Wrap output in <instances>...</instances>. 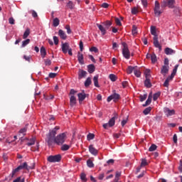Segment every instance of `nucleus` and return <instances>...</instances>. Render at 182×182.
Segmentation results:
<instances>
[{
  "instance_id": "nucleus-1",
  "label": "nucleus",
  "mask_w": 182,
  "mask_h": 182,
  "mask_svg": "<svg viewBox=\"0 0 182 182\" xmlns=\"http://www.w3.org/2000/svg\"><path fill=\"white\" fill-rule=\"evenodd\" d=\"M59 127H55L53 129L50 131L49 134L47 136L46 141L48 146H52L53 143L58 144V146H62L63 143H65L67 139L66 132L58 134L56 137H55L58 133V130H59Z\"/></svg>"
},
{
  "instance_id": "nucleus-2",
  "label": "nucleus",
  "mask_w": 182,
  "mask_h": 182,
  "mask_svg": "<svg viewBox=\"0 0 182 182\" xmlns=\"http://www.w3.org/2000/svg\"><path fill=\"white\" fill-rule=\"evenodd\" d=\"M122 55L125 59H130V50H129V47L126 43H122Z\"/></svg>"
},
{
  "instance_id": "nucleus-3",
  "label": "nucleus",
  "mask_w": 182,
  "mask_h": 182,
  "mask_svg": "<svg viewBox=\"0 0 182 182\" xmlns=\"http://www.w3.org/2000/svg\"><path fill=\"white\" fill-rule=\"evenodd\" d=\"M119 99H120V95L116 93V91L114 90L113 93L107 97V101L108 102H112V100H113V102H117V100H119Z\"/></svg>"
},
{
  "instance_id": "nucleus-4",
  "label": "nucleus",
  "mask_w": 182,
  "mask_h": 182,
  "mask_svg": "<svg viewBox=\"0 0 182 182\" xmlns=\"http://www.w3.org/2000/svg\"><path fill=\"white\" fill-rule=\"evenodd\" d=\"M61 159L62 156L59 154L55 156H50L48 157V161H49V163H58L61 160Z\"/></svg>"
},
{
  "instance_id": "nucleus-5",
  "label": "nucleus",
  "mask_w": 182,
  "mask_h": 182,
  "mask_svg": "<svg viewBox=\"0 0 182 182\" xmlns=\"http://www.w3.org/2000/svg\"><path fill=\"white\" fill-rule=\"evenodd\" d=\"M154 14L156 16H160L163 14V11L160 9V4L157 1H155Z\"/></svg>"
},
{
  "instance_id": "nucleus-6",
  "label": "nucleus",
  "mask_w": 182,
  "mask_h": 182,
  "mask_svg": "<svg viewBox=\"0 0 182 182\" xmlns=\"http://www.w3.org/2000/svg\"><path fill=\"white\" fill-rule=\"evenodd\" d=\"M175 3H176V1H174V0L164 1L161 4V6H162V8L164 6H168V8H174Z\"/></svg>"
},
{
  "instance_id": "nucleus-7",
  "label": "nucleus",
  "mask_w": 182,
  "mask_h": 182,
  "mask_svg": "<svg viewBox=\"0 0 182 182\" xmlns=\"http://www.w3.org/2000/svg\"><path fill=\"white\" fill-rule=\"evenodd\" d=\"M164 113L166 114L167 117H170V116H173L176 114V111L174 109H170V108H164Z\"/></svg>"
},
{
  "instance_id": "nucleus-8",
  "label": "nucleus",
  "mask_w": 182,
  "mask_h": 182,
  "mask_svg": "<svg viewBox=\"0 0 182 182\" xmlns=\"http://www.w3.org/2000/svg\"><path fill=\"white\" fill-rule=\"evenodd\" d=\"M79 103H82L83 100L86 99V93H85V91H82V92H80L77 94Z\"/></svg>"
},
{
  "instance_id": "nucleus-9",
  "label": "nucleus",
  "mask_w": 182,
  "mask_h": 182,
  "mask_svg": "<svg viewBox=\"0 0 182 182\" xmlns=\"http://www.w3.org/2000/svg\"><path fill=\"white\" fill-rule=\"evenodd\" d=\"M148 165H149V162H147V160H146V159H142L140 166L137 168V170H136L137 173L140 171L141 167H146V166H148Z\"/></svg>"
},
{
  "instance_id": "nucleus-10",
  "label": "nucleus",
  "mask_w": 182,
  "mask_h": 182,
  "mask_svg": "<svg viewBox=\"0 0 182 182\" xmlns=\"http://www.w3.org/2000/svg\"><path fill=\"white\" fill-rule=\"evenodd\" d=\"M169 69H170L169 66L163 65L161 68V75H163L164 76H166V75H167V73H168Z\"/></svg>"
},
{
  "instance_id": "nucleus-11",
  "label": "nucleus",
  "mask_w": 182,
  "mask_h": 182,
  "mask_svg": "<svg viewBox=\"0 0 182 182\" xmlns=\"http://www.w3.org/2000/svg\"><path fill=\"white\" fill-rule=\"evenodd\" d=\"M89 151L92 154V156H97V154L99 153V151L93 147V145L89 146Z\"/></svg>"
},
{
  "instance_id": "nucleus-12",
  "label": "nucleus",
  "mask_w": 182,
  "mask_h": 182,
  "mask_svg": "<svg viewBox=\"0 0 182 182\" xmlns=\"http://www.w3.org/2000/svg\"><path fill=\"white\" fill-rule=\"evenodd\" d=\"M61 49L63 53H68V50L70 49L69 48V43H64L61 46Z\"/></svg>"
},
{
  "instance_id": "nucleus-13",
  "label": "nucleus",
  "mask_w": 182,
  "mask_h": 182,
  "mask_svg": "<svg viewBox=\"0 0 182 182\" xmlns=\"http://www.w3.org/2000/svg\"><path fill=\"white\" fill-rule=\"evenodd\" d=\"M154 46L155 48H159V50H161V46L159 43V37L155 36L154 37Z\"/></svg>"
},
{
  "instance_id": "nucleus-14",
  "label": "nucleus",
  "mask_w": 182,
  "mask_h": 182,
  "mask_svg": "<svg viewBox=\"0 0 182 182\" xmlns=\"http://www.w3.org/2000/svg\"><path fill=\"white\" fill-rule=\"evenodd\" d=\"M58 36L63 41H66V39L68 38V36L66 35V33H65L63 30H61V29L58 31Z\"/></svg>"
},
{
  "instance_id": "nucleus-15",
  "label": "nucleus",
  "mask_w": 182,
  "mask_h": 182,
  "mask_svg": "<svg viewBox=\"0 0 182 182\" xmlns=\"http://www.w3.org/2000/svg\"><path fill=\"white\" fill-rule=\"evenodd\" d=\"M116 119H117V114H115L114 117L111 118L108 122L109 127H112V126H114V123L116 122Z\"/></svg>"
},
{
  "instance_id": "nucleus-16",
  "label": "nucleus",
  "mask_w": 182,
  "mask_h": 182,
  "mask_svg": "<svg viewBox=\"0 0 182 182\" xmlns=\"http://www.w3.org/2000/svg\"><path fill=\"white\" fill-rule=\"evenodd\" d=\"M87 75V73L83 70H80L78 73V78L79 79H83V77H86V75Z\"/></svg>"
},
{
  "instance_id": "nucleus-17",
  "label": "nucleus",
  "mask_w": 182,
  "mask_h": 182,
  "mask_svg": "<svg viewBox=\"0 0 182 182\" xmlns=\"http://www.w3.org/2000/svg\"><path fill=\"white\" fill-rule=\"evenodd\" d=\"M77 59H78L79 63H80V65H83V63H84L83 54L82 53L78 52V53H77Z\"/></svg>"
},
{
  "instance_id": "nucleus-18",
  "label": "nucleus",
  "mask_w": 182,
  "mask_h": 182,
  "mask_svg": "<svg viewBox=\"0 0 182 182\" xmlns=\"http://www.w3.org/2000/svg\"><path fill=\"white\" fill-rule=\"evenodd\" d=\"M97 26L98 29H100V31H101L102 35H106V28H105L103 26L100 24H97Z\"/></svg>"
},
{
  "instance_id": "nucleus-19",
  "label": "nucleus",
  "mask_w": 182,
  "mask_h": 182,
  "mask_svg": "<svg viewBox=\"0 0 182 182\" xmlns=\"http://www.w3.org/2000/svg\"><path fill=\"white\" fill-rule=\"evenodd\" d=\"M165 53H166V55H174V53H176V50H174L170 48H166L165 49Z\"/></svg>"
},
{
  "instance_id": "nucleus-20",
  "label": "nucleus",
  "mask_w": 182,
  "mask_h": 182,
  "mask_svg": "<svg viewBox=\"0 0 182 182\" xmlns=\"http://www.w3.org/2000/svg\"><path fill=\"white\" fill-rule=\"evenodd\" d=\"M70 105L72 107L76 105V97L73 95L70 98Z\"/></svg>"
},
{
  "instance_id": "nucleus-21",
  "label": "nucleus",
  "mask_w": 182,
  "mask_h": 182,
  "mask_svg": "<svg viewBox=\"0 0 182 182\" xmlns=\"http://www.w3.org/2000/svg\"><path fill=\"white\" fill-rule=\"evenodd\" d=\"M151 35H153L154 38H155V36H157V28H156V26H151Z\"/></svg>"
},
{
  "instance_id": "nucleus-22",
  "label": "nucleus",
  "mask_w": 182,
  "mask_h": 182,
  "mask_svg": "<svg viewBox=\"0 0 182 182\" xmlns=\"http://www.w3.org/2000/svg\"><path fill=\"white\" fill-rule=\"evenodd\" d=\"M137 68V66L133 67V66H128L127 69V73L130 75L132 73H133V71L134 72V70H136V68Z\"/></svg>"
},
{
  "instance_id": "nucleus-23",
  "label": "nucleus",
  "mask_w": 182,
  "mask_h": 182,
  "mask_svg": "<svg viewBox=\"0 0 182 182\" xmlns=\"http://www.w3.org/2000/svg\"><path fill=\"white\" fill-rule=\"evenodd\" d=\"M41 58H45V56H46V49L45 47L42 46L40 50Z\"/></svg>"
},
{
  "instance_id": "nucleus-24",
  "label": "nucleus",
  "mask_w": 182,
  "mask_h": 182,
  "mask_svg": "<svg viewBox=\"0 0 182 182\" xmlns=\"http://www.w3.org/2000/svg\"><path fill=\"white\" fill-rule=\"evenodd\" d=\"M171 80H173V78L170 76H168L166 80H165L164 83V86L165 87H168V83H170V82H171Z\"/></svg>"
},
{
  "instance_id": "nucleus-25",
  "label": "nucleus",
  "mask_w": 182,
  "mask_h": 182,
  "mask_svg": "<svg viewBox=\"0 0 182 182\" xmlns=\"http://www.w3.org/2000/svg\"><path fill=\"white\" fill-rule=\"evenodd\" d=\"M178 69V65H176L173 70V72L171 75V76H169L170 77H172V79H173L174 76H176V73H177V70Z\"/></svg>"
},
{
  "instance_id": "nucleus-26",
  "label": "nucleus",
  "mask_w": 182,
  "mask_h": 182,
  "mask_svg": "<svg viewBox=\"0 0 182 182\" xmlns=\"http://www.w3.org/2000/svg\"><path fill=\"white\" fill-rule=\"evenodd\" d=\"M99 75H95L93 78V82H94V85L95 86V87H99Z\"/></svg>"
},
{
  "instance_id": "nucleus-27",
  "label": "nucleus",
  "mask_w": 182,
  "mask_h": 182,
  "mask_svg": "<svg viewBox=\"0 0 182 182\" xmlns=\"http://www.w3.org/2000/svg\"><path fill=\"white\" fill-rule=\"evenodd\" d=\"M20 167V170H23L25 168L26 170H29V167H28V164L26 162H24L23 164L18 166Z\"/></svg>"
},
{
  "instance_id": "nucleus-28",
  "label": "nucleus",
  "mask_w": 182,
  "mask_h": 182,
  "mask_svg": "<svg viewBox=\"0 0 182 182\" xmlns=\"http://www.w3.org/2000/svg\"><path fill=\"white\" fill-rule=\"evenodd\" d=\"M80 178L82 182L87 181V178H86V173H81V174L80 175Z\"/></svg>"
},
{
  "instance_id": "nucleus-29",
  "label": "nucleus",
  "mask_w": 182,
  "mask_h": 182,
  "mask_svg": "<svg viewBox=\"0 0 182 182\" xmlns=\"http://www.w3.org/2000/svg\"><path fill=\"white\" fill-rule=\"evenodd\" d=\"M21 171V167L18 166L16 168L14 169L11 172V176L13 178L15 176L16 173Z\"/></svg>"
},
{
  "instance_id": "nucleus-30",
  "label": "nucleus",
  "mask_w": 182,
  "mask_h": 182,
  "mask_svg": "<svg viewBox=\"0 0 182 182\" xmlns=\"http://www.w3.org/2000/svg\"><path fill=\"white\" fill-rule=\"evenodd\" d=\"M151 99H153V95L150 93L147 100L146 101V104L144 106H148V105H150V103H151Z\"/></svg>"
},
{
  "instance_id": "nucleus-31",
  "label": "nucleus",
  "mask_w": 182,
  "mask_h": 182,
  "mask_svg": "<svg viewBox=\"0 0 182 182\" xmlns=\"http://www.w3.org/2000/svg\"><path fill=\"white\" fill-rule=\"evenodd\" d=\"M144 85L146 87H151V82H150V78H146Z\"/></svg>"
},
{
  "instance_id": "nucleus-32",
  "label": "nucleus",
  "mask_w": 182,
  "mask_h": 182,
  "mask_svg": "<svg viewBox=\"0 0 182 182\" xmlns=\"http://www.w3.org/2000/svg\"><path fill=\"white\" fill-rule=\"evenodd\" d=\"M134 73L136 77H140V76L141 75V73L140 72V70H139L137 67L134 70Z\"/></svg>"
},
{
  "instance_id": "nucleus-33",
  "label": "nucleus",
  "mask_w": 182,
  "mask_h": 182,
  "mask_svg": "<svg viewBox=\"0 0 182 182\" xmlns=\"http://www.w3.org/2000/svg\"><path fill=\"white\" fill-rule=\"evenodd\" d=\"M30 34H31V31L29 30V28H27L23 35V38L26 39V38H28Z\"/></svg>"
},
{
  "instance_id": "nucleus-34",
  "label": "nucleus",
  "mask_w": 182,
  "mask_h": 182,
  "mask_svg": "<svg viewBox=\"0 0 182 182\" xmlns=\"http://www.w3.org/2000/svg\"><path fill=\"white\" fill-rule=\"evenodd\" d=\"M92 85V79L90 77H87V80L85 82V87H87Z\"/></svg>"
},
{
  "instance_id": "nucleus-35",
  "label": "nucleus",
  "mask_w": 182,
  "mask_h": 182,
  "mask_svg": "<svg viewBox=\"0 0 182 182\" xmlns=\"http://www.w3.org/2000/svg\"><path fill=\"white\" fill-rule=\"evenodd\" d=\"M88 72L89 73H93L95 72V65H90L87 66Z\"/></svg>"
},
{
  "instance_id": "nucleus-36",
  "label": "nucleus",
  "mask_w": 182,
  "mask_h": 182,
  "mask_svg": "<svg viewBox=\"0 0 182 182\" xmlns=\"http://www.w3.org/2000/svg\"><path fill=\"white\" fill-rule=\"evenodd\" d=\"M60 22V21H59V18H54L53 21V26H55V27L59 26Z\"/></svg>"
},
{
  "instance_id": "nucleus-37",
  "label": "nucleus",
  "mask_w": 182,
  "mask_h": 182,
  "mask_svg": "<svg viewBox=\"0 0 182 182\" xmlns=\"http://www.w3.org/2000/svg\"><path fill=\"white\" fill-rule=\"evenodd\" d=\"M151 59L152 63H156V62H157V56H156V54L153 53L151 55Z\"/></svg>"
},
{
  "instance_id": "nucleus-38",
  "label": "nucleus",
  "mask_w": 182,
  "mask_h": 182,
  "mask_svg": "<svg viewBox=\"0 0 182 182\" xmlns=\"http://www.w3.org/2000/svg\"><path fill=\"white\" fill-rule=\"evenodd\" d=\"M68 149H70V146H69L68 144H63L61 146V150L63 151H66V150H68Z\"/></svg>"
},
{
  "instance_id": "nucleus-39",
  "label": "nucleus",
  "mask_w": 182,
  "mask_h": 182,
  "mask_svg": "<svg viewBox=\"0 0 182 182\" xmlns=\"http://www.w3.org/2000/svg\"><path fill=\"white\" fill-rule=\"evenodd\" d=\"M122 176V172L120 171H117L115 173V178L114 180H120V176Z\"/></svg>"
},
{
  "instance_id": "nucleus-40",
  "label": "nucleus",
  "mask_w": 182,
  "mask_h": 182,
  "mask_svg": "<svg viewBox=\"0 0 182 182\" xmlns=\"http://www.w3.org/2000/svg\"><path fill=\"white\" fill-rule=\"evenodd\" d=\"M29 42H31L30 39H26V41H23L22 42L21 48H25V46H26V45H29Z\"/></svg>"
},
{
  "instance_id": "nucleus-41",
  "label": "nucleus",
  "mask_w": 182,
  "mask_h": 182,
  "mask_svg": "<svg viewBox=\"0 0 182 182\" xmlns=\"http://www.w3.org/2000/svg\"><path fill=\"white\" fill-rule=\"evenodd\" d=\"M35 141H36V139H35V138H32V139L27 143V146H33V144H35Z\"/></svg>"
},
{
  "instance_id": "nucleus-42",
  "label": "nucleus",
  "mask_w": 182,
  "mask_h": 182,
  "mask_svg": "<svg viewBox=\"0 0 182 182\" xmlns=\"http://www.w3.org/2000/svg\"><path fill=\"white\" fill-rule=\"evenodd\" d=\"M87 165L88 167H90V168H92V167L95 166V164H93V161H92V160H87Z\"/></svg>"
},
{
  "instance_id": "nucleus-43",
  "label": "nucleus",
  "mask_w": 182,
  "mask_h": 182,
  "mask_svg": "<svg viewBox=\"0 0 182 182\" xmlns=\"http://www.w3.org/2000/svg\"><path fill=\"white\" fill-rule=\"evenodd\" d=\"M65 29H66L67 33H68V35H70V33H72V30L70 29V26L66 25V26H65Z\"/></svg>"
},
{
  "instance_id": "nucleus-44",
  "label": "nucleus",
  "mask_w": 182,
  "mask_h": 182,
  "mask_svg": "<svg viewBox=\"0 0 182 182\" xmlns=\"http://www.w3.org/2000/svg\"><path fill=\"white\" fill-rule=\"evenodd\" d=\"M151 112V107H147L144 110V114L147 115Z\"/></svg>"
},
{
  "instance_id": "nucleus-45",
  "label": "nucleus",
  "mask_w": 182,
  "mask_h": 182,
  "mask_svg": "<svg viewBox=\"0 0 182 182\" xmlns=\"http://www.w3.org/2000/svg\"><path fill=\"white\" fill-rule=\"evenodd\" d=\"M13 182H25V178L18 177Z\"/></svg>"
},
{
  "instance_id": "nucleus-46",
  "label": "nucleus",
  "mask_w": 182,
  "mask_h": 182,
  "mask_svg": "<svg viewBox=\"0 0 182 182\" xmlns=\"http://www.w3.org/2000/svg\"><path fill=\"white\" fill-rule=\"evenodd\" d=\"M146 79H150V70H146L144 72Z\"/></svg>"
},
{
  "instance_id": "nucleus-47",
  "label": "nucleus",
  "mask_w": 182,
  "mask_h": 182,
  "mask_svg": "<svg viewBox=\"0 0 182 182\" xmlns=\"http://www.w3.org/2000/svg\"><path fill=\"white\" fill-rule=\"evenodd\" d=\"M67 6L68 8H70V9H73V8H74L75 6V4L72 1H68V3L67 4Z\"/></svg>"
},
{
  "instance_id": "nucleus-48",
  "label": "nucleus",
  "mask_w": 182,
  "mask_h": 182,
  "mask_svg": "<svg viewBox=\"0 0 182 182\" xmlns=\"http://www.w3.org/2000/svg\"><path fill=\"white\" fill-rule=\"evenodd\" d=\"M156 149H157V146H156V144H152V145L149 147V150L150 151H154L155 150H156Z\"/></svg>"
},
{
  "instance_id": "nucleus-49",
  "label": "nucleus",
  "mask_w": 182,
  "mask_h": 182,
  "mask_svg": "<svg viewBox=\"0 0 182 182\" xmlns=\"http://www.w3.org/2000/svg\"><path fill=\"white\" fill-rule=\"evenodd\" d=\"M159 97H160V92L155 93L153 97L154 102H156V100H157Z\"/></svg>"
},
{
  "instance_id": "nucleus-50",
  "label": "nucleus",
  "mask_w": 182,
  "mask_h": 182,
  "mask_svg": "<svg viewBox=\"0 0 182 182\" xmlns=\"http://www.w3.org/2000/svg\"><path fill=\"white\" fill-rule=\"evenodd\" d=\"M109 79L110 80H112V82H116V76L114 75V74H111L109 75Z\"/></svg>"
},
{
  "instance_id": "nucleus-51",
  "label": "nucleus",
  "mask_w": 182,
  "mask_h": 182,
  "mask_svg": "<svg viewBox=\"0 0 182 182\" xmlns=\"http://www.w3.org/2000/svg\"><path fill=\"white\" fill-rule=\"evenodd\" d=\"M87 140H93L95 139V134H89L87 136Z\"/></svg>"
},
{
  "instance_id": "nucleus-52",
  "label": "nucleus",
  "mask_w": 182,
  "mask_h": 182,
  "mask_svg": "<svg viewBox=\"0 0 182 182\" xmlns=\"http://www.w3.org/2000/svg\"><path fill=\"white\" fill-rule=\"evenodd\" d=\"M38 149H39V143L37 142L35 147H31V151H36V150H38Z\"/></svg>"
},
{
  "instance_id": "nucleus-53",
  "label": "nucleus",
  "mask_w": 182,
  "mask_h": 182,
  "mask_svg": "<svg viewBox=\"0 0 182 182\" xmlns=\"http://www.w3.org/2000/svg\"><path fill=\"white\" fill-rule=\"evenodd\" d=\"M45 64L46 66H50L52 65V61L49 59L45 60Z\"/></svg>"
},
{
  "instance_id": "nucleus-54",
  "label": "nucleus",
  "mask_w": 182,
  "mask_h": 182,
  "mask_svg": "<svg viewBox=\"0 0 182 182\" xmlns=\"http://www.w3.org/2000/svg\"><path fill=\"white\" fill-rule=\"evenodd\" d=\"M53 41L55 45L59 44V38L57 36H53Z\"/></svg>"
},
{
  "instance_id": "nucleus-55",
  "label": "nucleus",
  "mask_w": 182,
  "mask_h": 182,
  "mask_svg": "<svg viewBox=\"0 0 182 182\" xmlns=\"http://www.w3.org/2000/svg\"><path fill=\"white\" fill-rule=\"evenodd\" d=\"M146 99H147V95L146 94L140 96L141 102H144V100H146Z\"/></svg>"
},
{
  "instance_id": "nucleus-56",
  "label": "nucleus",
  "mask_w": 182,
  "mask_h": 182,
  "mask_svg": "<svg viewBox=\"0 0 182 182\" xmlns=\"http://www.w3.org/2000/svg\"><path fill=\"white\" fill-rule=\"evenodd\" d=\"M90 52H95V53H97V52H99V50L96 47H92L90 49Z\"/></svg>"
},
{
  "instance_id": "nucleus-57",
  "label": "nucleus",
  "mask_w": 182,
  "mask_h": 182,
  "mask_svg": "<svg viewBox=\"0 0 182 182\" xmlns=\"http://www.w3.org/2000/svg\"><path fill=\"white\" fill-rule=\"evenodd\" d=\"M137 34V28H136L135 26L132 28V35H136Z\"/></svg>"
},
{
  "instance_id": "nucleus-58",
  "label": "nucleus",
  "mask_w": 182,
  "mask_h": 182,
  "mask_svg": "<svg viewBox=\"0 0 182 182\" xmlns=\"http://www.w3.org/2000/svg\"><path fill=\"white\" fill-rule=\"evenodd\" d=\"M137 12H139V11L137 10V8L134 7V8L132 9V14L133 15H136V14H137Z\"/></svg>"
},
{
  "instance_id": "nucleus-59",
  "label": "nucleus",
  "mask_w": 182,
  "mask_h": 182,
  "mask_svg": "<svg viewBox=\"0 0 182 182\" xmlns=\"http://www.w3.org/2000/svg\"><path fill=\"white\" fill-rule=\"evenodd\" d=\"M115 23L117 25V26H122V22L120 21V19L115 18Z\"/></svg>"
},
{
  "instance_id": "nucleus-60",
  "label": "nucleus",
  "mask_w": 182,
  "mask_h": 182,
  "mask_svg": "<svg viewBox=\"0 0 182 182\" xmlns=\"http://www.w3.org/2000/svg\"><path fill=\"white\" fill-rule=\"evenodd\" d=\"M9 22L11 25H15V19L12 17L9 19Z\"/></svg>"
},
{
  "instance_id": "nucleus-61",
  "label": "nucleus",
  "mask_w": 182,
  "mask_h": 182,
  "mask_svg": "<svg viewBox=\"0 0 182 182\" xmlns=\"http://www.w3.org/2000/svg\"><path fill=\"white\" fill-rule=\"evenodd\" d=\"M56 75H58V74H56L55 73H51L49 74V77H50L51 79H53V77H56Z\"/></svg>"
},
{
  "instance_id": "nucleus-62",
  "label": "nucleus",
  "mask_w": 182,
  "mask_h": 182,
  "mask_svg": "<svg viewBox=\"0 0 182 182\" xmlns=\"http://www.w3.org/2000/svg\"><path fill=\"white\" fill-rule=\"evenodd\" d=\"M103 178H105V174L104 173H100L98 176V179L99 180H102Z\"/></svg>"
},
{
  "instance_id": "nucleus-63",
  "label": "nucleus",
  "mask_w": 182,
  "mask_h": 182,
  "mask_svg": "<svg viewBox=\"0 0 182 182\" xmlns=\"http://www.w3.org/2000/svg\"><path fill=\"white\" fill-rule=\"evenodd\" d=\"M164 66H168V58L164 59Z\"/></svg>"
},
{
  "instance_id": "nucleus-64",
  "label": "nucleus",
  "mask_w": 182,
  "mask_h": 182,
  "mask_svg": "<svg viewBox=\"0 0 182 182\" xmlns=\"http://www.w3.org/2000/svg\"><path fill=\"white\" fill-rule=\"evenodd\" d=\"M179 170L181 171H182V160L180 161V165H179V167H178Z\"/></svg>"
}]
</instances>
